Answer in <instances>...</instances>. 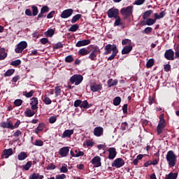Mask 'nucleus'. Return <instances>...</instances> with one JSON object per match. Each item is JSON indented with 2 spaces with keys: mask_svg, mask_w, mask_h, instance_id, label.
<instances>
[{
  "mask_svg": "<svg viewBox=\"0 0 179 179\" xmlns=\"http://www.w3.org/2000/svg\"><path fill=\"white\" fill-rule=\"evenodd\" d=\"M104 55H108V54L112 55L108 58V61H113L115 57H117V54H118V48H117V45L115 44H108L104 47Z\"/></svg>",
  "mask_w": 179,
  "mask_h": 179,
  "instance_id": "obj_1",
  "label": "nucleus"
},
{
  "mask_svg": "<svg viewBox=\"0 0 179 179\" xmlns=\"http://www.w3.org/2000/svg\"><path fill=\"white\" fill-rule=\"evenodd\" d=\"M166 162L170 167H174L177 163V155L174 153V151L170 150L166 154Z\"/></svg>",
  "mask_w": 179,
  "mask_h": 179,
  "instance_id": "obj_2",
  "label": "nucleus"
},
{
  "mask_svg": "<svg viewBox=\"0 0 179 179\" xmlns=\"http://www.w3.org/2000/svg\"><path fill=\"white\" fill-rule=\"evenodd\" d=\"M134 12V6H129L127 7L122 8L120 10V13L124 17H129V16H132V13Z\"/></svg>",
  "mask_w": 179,
  "mask_h": 179,
  "instance_id": "obj_3",
  "label": "nucleus"
},
{
  "mask_svg": "<svg viewBox=\"0 0 179 179\" xmlns=\"http://www.w3.org/2000/svg\"><path fill=\"white\" fill-rule=\"evenodd\" d=\"M101 51H100V48L99 46L96 45L92 48L91 53L90 54L88 58L91 59V61H96V58L98 54H101Z\"/></svg>",
  "mask_w": 179,
  "mask_h": 179,
  "instance_id": "obj_4",
  "label": "nucleus"
},
{
  "mask_svg": "<svg viewBox=\"0 0 179 179\" xmlns=\"http://www.w3.org/2000/svg\"><path fill=\"white\" fill-rule=\"evenodd\" d=\"M83 80V76L79 74H75L70 78L71 83H75L76 86H78V85H80Z\"/></svg>",
  "mask_w": 179,
  "mask_h": 179,
  "instance_id": "obj_5",
  "label": "nucleus"
},
{
  "mask_svg": "<svg viewBox=\"0 0 179 179\" xmlns=\"http://www.w3.org/2000/svg\"><path fill=\"white\" fill-rule=\"evenodd\" d=\"M26 48H27V42L21 41L16 45L15 52L16 54H21V52H23V50Z\"/></svg>",
  "mask_w": 179,
  "mask_h": 179,
  "instance_id": "obj_6",
  "label": "nucleus"
},
{
  "mask_svg": "<svg viewBox=\"0 0 179 179\" xmlns=\"http://www.w3.org/2000/svg\"><path fill=\"white\" fill-rule=\"evenodd\" d=\"M108 17L111 18L115 19L118 16V9L117 8H110L107 12Z\"/></svg>",
  "mask_w": 179,
  "mask_h": 179,
  "instance_id": "obj_7",
  "label": "nucleus"
},
{
  "mask_svg": "<svg viewBox=\"0 0 179 179\" xmlns=\"http://www.w3.org/2000/svg\"><path fill=\"white\" fill-rule=\"evenodd\" d=\"M73 13V10L72 8L64 10L61 14V17L62 19H68V17H71V16H72Z\"/></svg>",
  "mask_w": 179,
  "mask_h": 179,
  "instance_id": "obj_8",
  "label": "nucleus"
},
{
  "mask_svg": "<svg viewBox=\"0 0 179 179\" xmlns=\"http://www.w3.org/2000/svg\"><path fill=\"white\" fill-rule=\"evenodd\" d=\"M124 164H125L124 159L122 158H117L113 162L112 166L113 167H116V169H120V167H122Z\"/></svg>",
  "mask_w": 179,
  "mask_h": 179,
  "instance_id": "obj_9",
  "label": "nucleus"
},
{
  "mask_svg": "<svg viewBox=\"0 0 179 179\" xmlns=\"http://www.w3.org/2000/svg\"><path fill=\"white\" fill-rule=\"evenodd\" d=\"M91 163L94 165V167H100L101 166V158L96 156L92 159Z\"/></svg>",
  "mask_w": 179,
  "mask_h": 179,
  "instance_id": "obj_10",
  "label": "nucleus"
},
{
  "mask_svg": "<svg viewBox=\"0 0 179 179\" xmlns=\"http://www.w3.org/2000/svg\"><path fill=\"white\" fill-rule=\"evenodd\" d=\"M104 133V129L101 127H96L94 129V136L100 137L103 136V134Z\"/></svg>",
  "mask_w": 179,
  "mask_h": 179,
  "instance_id": "obj_11",
  "label": "nucleus"
},
{
  "mask_svg": "<svg viewBox=\"0 0 179 179\" xmlns=\"http://www.w3.org/2000/svg\"><path fill=\"white\" fill-rule=\"evenodd\" d=\"M69 153V147H63L59 149V155L62 156V157H66Z\"/></svg>",
  "mask_w": 179,
  "mask_h": 179,
  "instance_id": "obj_12",
  "label": "nucleus"
},
{
  "mask_svg": "<svg viewBox=\"0 0 179 179\" xmlns=\"http://www.w3.org/2000/svg\"><path fill=\"white\" fill-rule=\"evenodd\" d=\"M165 58L169 61H173L174 59V51L171 49H169L165 52Z\"/></svg>",
  "mask_w": 179,
  "mask_h": 179,
  "instance_id": "obj_13",
  "label": "nucleus"
},
{
  "mask_svg": "<svg viewBox=\"0 0 179 179\" xmlns=\"http://www.w3.org/2000/svg\"><path fill=\"white\" fill-rule=\"evenodd\" d=\"M108 152H109L108 159H110V160L115 159V156H117V151L115 150V148H110Z\"/></svg>",
  "mask_w": 179,
  "mask_h": 179,
  "instance_id": "obj_14",
  "label": "nucleus"
},
{
  "mask_svg": "<svg viewBox=\"0 0 179 179\" xmlns=\"http://www.w3.org/2000/svg\"><path fill=\"white\" fill-rule=\"evenodd\" d=\"M30 104L31 105V109L32 110H37L38 107L37 106V104H38V99L36 97H33L31 99Z\"/></svg>",
  "mask_w": 179,
  "mask_h": 179,
  "instance_id": "obj_15",
  "label": "nucleus"
},
{
  "mask_svg": "<svg viewBox=\"0 0 179 179\" xmlns=\"http://www.w3.org/2000/svg\"><path fill=\"white\" fill-rule=\"evenodd\" d=\"M13 155V150L12 148H9L3 150L2 157H5V159H8L9 156H12Z\"/></svg>",
  "mask_w": 179,
  "mask_h": 179,
  "instance_id": "obj_16",
  "label": "nucleus"
},
{
  "mask_svg": "<svg viewBox=\"0 0 179 179\" xmlns=\"http://www.w3.org/2000/svg\"><path fill=\"white\" fill-rule=\"evenodd\" d=\"M132 45H128L123 48L122 50V55H125L127 54H129L132 51Z\"/></svg>",
  "mask_w": 179,
  "mask_h": 179,
  "instance_id": "obj_17",
  "label": "nucleus"
},
{
  "mask_svg": "<svg viewBox=\"0 0 179 179\" xmlns=\"http://www.w3.org/2000/svg\"><path fill=\"white\" fill-rule=\"evenodd\" d=\"M90 44V40L79 41L76 43V47H84L85 45H89Z\"/></svg>",
  "mask_w": 179,
  "mask_h": 179,
  "instance_id": "obj_18",
  "label": "nucleus"
},
{
  "mask_svg": "<svg viewBox=\"0 0 179 179\" xmlns=\"http://www.w3.org/2000/svg\"><path fill=\"white\" fill-rule=\"evenodd\" d=\"M73 135V129H66L62 135V138H71Z\"/></svg>",
  "mask_w": 179,
  "mask_h": 179,
  "instance_id": "obj_19",
  "label": "nucleus"
},
{
  "mask_svg": "<svg viewBox=\"0 0 179 179\" xmlns=\"http://www.w3.org/2000/svg\"><path fill=\"white\" fill-rule=\"evenodd\" d=\"M0 127H1V128H8V129H14L13 124H12L10 122H3L1 123Z\"/></svg>",
  "mask_w": 179,
  "mask_h": 179,
  "instance_id": "obj_20",
  "label": "nucleus"
},
{
  "mask_svg": "<svg viewBox=\"0 0 179 179\" xmlns=\"http://www.w3.org/2000/svg\"><path fill=\"white\" fill-rule=\"evenodd\" d=\"M90 89L92 92H99V90H101V89H103V86L101 85V84L94 85L90 87Z\"/></svg>",
  "mask_w": 179,
  "mask_h": 179,
  "instance_id": "obj_21",
  "label": "nucleus"
},
{
  "mask_svg": "<svg viewBox=\"0 0 179 179\" xmlns=\"http://www.w3.org/2000/svg\"><path fill=\"white\" fill-rule=\"evenodd\" d=\"M166 16V12L162 11L159 14L157 13L154 14V17L155 20H159V19H163L164 17Z\"/></svg>",
  "mask_w": 179,
  "mask_h": 179,
  "instance_id": "obj_22",
  "label": "nucleus"
},
{
  "mask_svg": "<svg viewBox=\"0 0 179 179\" xmlns=\"http://www.w3.org/2000/svg\"><path fill=\"white\" fill-rule=\"evenodd\" d=\"M8 57V53L5 52V48L0 49V61L5 59Z\"/></svg>",
  "mask_w": 179,
  "mask_h": 179,
  "instance_id": "obj_23",
  "label": "nucleus"
},
{
  "mask_svg": "<svg viewBox=\"0 0 179 179\" xmlns=\"http://www.w3.org/2000/svg\"><path fill=\"white\" fill-rule=\"evenodd\" d=\"M117 85H118V80H117L109 79L108 80V87H112V86H117Z\"/></svg>",
  "mask_w": 179,
  "mask_h": 179,
  "instance_id": "obj_24",
  "label": "nucleus"
},
{
  "mask_svg": "<svg viewBox=\"0 0 179 179\" xmlns=\"http://www.w3.org/2000/svg\"><path fill=\"white\" fill-rule=\"evenodd\" d=\"M27 158V154L24 152H21L18 156H17V159L18 160H24Z\"/></svg>",
  "mask_w": 179,
  "mask_h": 179,
  "instance_id": "obj_25",
  "label": "nucleus"
},
{
  "mask_svg": "<svg viewBox=\"0 0 179 179\" xmlns=\"http://www.w3.org/2000/svg\"><path fill=\"white\" fill-rule=\"evenodd\" d=\"M44 124L41 123L38 124V126L35 129V134H40L43 129H44Z\"/></svg>",
  "mask_w": 179,
  "mask_h": 179,
  "instance_id": "obj_26",
  "label": "nucleus"
},
{
  "mask_svg": "<svg viewBox=\"0 0 179 179\" xmlns=\"http://www.w3.org/2000/svg\"><path fill=\"white\" fill-rule=\"evenodd\" d=\"M90 52L88 50H87L86 48H82L78 51V54H80V55H83V56L88 55V54H90Z\"/></svg>",
  "mask_w": 179,
  "mask_h": 179,
  "instance_id": "obj_27",
  "label": "nucleus"
},
{
  "mask_svg": "<svg viewBox=\"0 0 179 179\" xmlns=\"http://www.w3.org/2000/svg\"><path fill=\"white\" fill-rule=\"evenodd\" d=\"M155 23H156V19L153 20L152 18H148L145 21V24H147V26H153Z\"/></svg>",
  "mask_w": 179,
  "mask_h": 179,
  "instance_id": "obj_28",
  "label": "nucleus"
},
{
  "mask_svg": "<svg viewBox=\"0 0 179 179\" xmlns=\"http://www.w3.org/2000/svg\"><path fill=\"white\" fill-rule=\"evenodd\" d=\"M30 167H31V162H28L26 163V164L22 165L21 166V168L23 169V170H25L26 171L30 170Z\"/></svg>",
  "mask_w": 179,
  "mask_h": 179,
  "instance_id": "obj_29",
  "label": "nucleus"
},
{
  "mask_svg": "<svg viewBox=\"0 0 179 179\" xmlns=\"http://www.w3.org/2000/svg\"><path fill=\"white\" fill-rule=\"evenodd\" d=\"M55 33V31H54V29H50L45 32V35L46 36V37H52Z\"/></svg>",
  "mask_w": 179,
  "mask_h": 179,
  "instance_id": "obj_30",
  "label": "nucleus"
},
{
  "mask_svg": "<svg viewBox=\"0 0 179 179\" xmlns=\"http://www.w3.org/2000/svg\"><path fill=\"white\" fill-rule=\"evenodd\" d=\"M80 17H82V15L80 14H77L74 15L71 19V23H76V22H78V20H79Z\"/></svg>",
  "mask_w": 179,
  "mask_h": 179,
  "instance_id": "obj_31",
  "label": "nucleus"
},
{
  "mask_svg": "<svg viewBox=\"0 0 179 179\" xmlns=\"http://www.w3.org/2000/svg\"><path fill=\"white\" fill-rule=\"evenodd\" d=\"M115 19V21L114 23V26H122V22H121V17H120V16H117Z\"/></svg>",
  "mask_w": 179,
  "mask_h": 179,
  "instance_id": "obj_32",
  "label": "nucleus"
},
{
  "mask_svg": "<svg viewBox=\"0 0 179 179\" xmlns=\"http://www.w3.org/2000/svg\"><path fill=\"white\" fill-rule=\"evenodd\" d=\"M31 9H32V16H37V15L38 14V8H37V6H32Z\"/></svg>",
  "mask_w": 179,
  "mask_h": 179,
  "instance_id": "obj_33",
  "label": "nucleus"
},
{
  "mask_svg": "<svg viewBox=\"0 0 179 179\" xmlns=\"http://www.w3.org/2000/svg\"><path fill=\"white\" fill-rule=\"evenodd\" d=\"M14 73H15V69H8V70L4 73V76H6V77H7V76H12Z\"/></svg>",
  "mask_w": 179,
  "mask_h": 179,
  "instance_id": "obj_34",
  "label": "nucleus"
},
{
  "mask_svg": "<svg viewBox=\"0 0 179 179\" xmlns=\"http://www.w3.org/2000/svg\"><path fill=\"white\" fill-rule=\"evenodd\" d=\"M114 106H120L121 104V97L117 96L113 99Z\"/></svg>",
  "mask_w": 179,
  "mask_h": 179,
  "instance_id": "obj_35",
  "label": "nucleus"
},
{
  "mask_svg": "<svg viewBox=\"0 0 179 179\" xmlns=\"http://www.w3.org/2000/svg\"><path fill=\"white\" fill-rule=\"evenodd\" d=\"M153 65H155V59H150L146 63L147 68H152Z\"/></svg>",
  "mask_w": 179,
  "mask_h": 179,
  "instance_id": "obj_36",
  "label": "nucleus"
},
{
  "mask_svg": "<svg viewBox=\"0 0 179 179\" xmlns=\"http://www.w3.org/2000/svg\"><path fill=\"white\" fill-rule=\"evenodd\" d=\"M70 154L72 157H80V156H83V155H85V152H79L78 154H75L73 151L71 150Z\"/></svg>",
  "mask_w": 179,
  "mask_h": 179,
  "instance_id": "obj_37",
  "label": "nucleus"
},
{
  "mask_svg": "<svg viewBox=\"0 0 179 179\" xmlns=\"http://www.w3.org/2000/svg\"><path fill=\"white\" fill-rule=\"evenodd\" d=\"M20 64H22V61L20 59H17L10 62V65L13 66H19Z\"/></svg>",
  "mask_w": 179,
  "mask_h": 179,
  "instance_id": "obj_38",
  "label": "nucleus"
},
{
  "mask_svg": "<svg viewBox=\"0 0 179 179\" xmlns=\"http://www.w3.org/2000/svg\"><path fill=\"white\" fill-rule=\"evenodd\" d=\"M152 12L153 11H152L151 10H148L145 11L143 15V19H148L149 17V16H150V15H152Z\"/></svg>",
  "mask_w": 179,
  "mask_h": 179,
  "instance_id": "obj_39",
  "label": "nucleus"
},
{
  "mask_svg": "<svg viewBox=\"0 0 179 179\" xmlns=\"http://www.w3.org/2000/svg\"><path fill=\"white\" fill-rule=\"evenodd\" d=\"M177 173H171L168 176H166V179H176L177 178Z\"/></svg>",
  "mask_w": 179,
  "mask_h": 179,
  "instance_id": "obj_40",
  "label": "nucleus"
},
{
  "mask_svg": "<svg viewBox=\"0 0 179 179\" xmlns=\"http://www.w3.org/2000/svg\"><path fill=\"white\" fill-rule=\"evenodd\" d=\"M79 29V25L77 24H73L69 29V31H76Z\"/></svg>",
  "mask_w": 179,
  "mask_h": 179,
  "instance_id": "obj_41",
  "label": "nucleus"
},
{
  "mask_svg": "<svg viewBox=\"0 0 179 179\" xmlns=\"http://www.w3.org/2000/svg\"><path fill=\"white\" fill-rule=\"evenodd\" d=\"M26 114L27 117H33V115L36 114V112H34V110H31V109H27Z\"/></svg>",
  "mask_w": 179,
  "mask_h": 179,
  "instance_id": "obj_42",
  "label": "nucleus"
},
{
  "mask_svg": "<svg viewBox=\"0 0 179 179\" xmlns=\"http://www.w3.org/2000/svg\"><path fill=\"white\" fill-rule=\"evenodd\" d=\"M131 43L132 41L130 39H124L122 41V45H132Z\"/></svg>",
  "mask_w": 179,
  "mask_h": 179,
  "instance_id": "obj_43",
  "label": "nucleus"
},
{
  "mask_svg": "<svg viewBox=\"0 0 179 179\" xmlns=\"http://www.w3.org/2000/svg\"><path fill=\"white\" fill-rule=\"evenodd\" d=\"M89 103H87V101H83L81 102L80 108H89Z\"/></svg>",
  "mask_w": 179,
  "mask_h": 179,
  "instance_id": "obj_44",
  "label": "nucleus"
},
{
  "mask_svg": "<svg viewBox=\"0 0 179 179\" xmlns=\"http://www.w3.org/2000/svg\"><path fill=\"white\" fill-rule=\"evenodd\" d=\"M60 173H68V167L66 164H64L60 168Z\"/></svg>",
  "mask_w": 179,
  "mask_h": 179,
  "instance_id": "obj_45",
  "label": "nucleus"
},
{
  "mask_svg": "<svg viewBox=\"0 0 179 179\" xmlns=\"http://www.w3.org/2000/svg\"><path fill=\"white\" fill-rule=\"evenodd\" d=\"M43 103H45V104H51L52 103V101H51V99L49 97L45 96L43 99Z\"/></svg>",
  "mask_w": 179,
  "mask_h": 179,
  "instance_id": "obj_46",
  "label": "nucleus"
},
{
  "mask_svg": "<svg viewBox=\"0 0 179 179\" xmlns=\"http://www.w3.org/2000/svg\"><path fill=\"white\" fill-rule=\"evenodd\" d=\"M22 103H23V101L22 99H17L14 101V104L15 106H16V107H19L22 106Z\"/></svg>",
  "mask_w": 179,
  "mask_h": 179,
  "instance_id": "obj_47",
  "label": "nucleus"
},
{
  "mask_svg": "<svg viewBox=\"0 0 179 179\" xmlns=\"http://www.w3.org/2000/svg\"><path fill=\"white\" fill-rule=\"evenodd\" d=\"M48 10H50V8H48V6H44L41 8V13H47V12H48Z\"/></svg>",
  "mask_w": 179,
  "mask_h": 179,
  "instance_id": "obj_48",
  "label": "nucleus"
},
{
  "mask_svg": "<svg viewBox=\"0 0 179 179\" xmlns=\"http://www.w3.org/2000/svg\"><path fill=\"white\" fill-rule=\"evenodd\" d=\"M127 128H128V123L127 122H122L120 127V129L122 131H125L127 129Z\"/></svg>",
  "mask_w": 179,
  "mask_h": 179,
  "instance_id": "obj_49",
  "label": "nucleus"
},
{
  "mask_svg": "<svg viewBox=\"0 0 179 179\" xmlns=\"http://www.w3.org/2000/svg\"><path fill=\"white\" fill-rule=\"evenodd\" d=\"M66 62H73V57L72 55L66 56L65 58Z\"/></svg>",
  "mask_w": 179,
  "mask_h": 179,
  "instance_id": "obj_50",
  "label": "nucleus"
},
{
  "mask_svg": "<svg viewBox=\"0 0 179 179\" xmlns=\"http://www.w3.org/2000/svg\"><path fill=\"white\" fill-rule=\"evenodd\" d=\"M55 90L56 97H58L61 94V88L59 87H55Z\"/></svg>",
  "mask_w": 179,
  "mask_h": 179,
  "instance_id": "obj_51",
  "label": "nucleus"
},
{
  "mask_svg": "<svg viewBox=\"0 0 179 179\" xmlns=\"http://www.w3.org/2000/svg\"><path fill=\"white\" fill-rule=\"evenodd\" d=\"M143 33H145V34H149L152 33V27H146L143 31Z\"/></svg>",
  "mask_w": 179,
  "mask_h": 179,
  "instance_id": "obj_52",
  "label": "nucleus"
},
{
  "mask_svg": "<svg viewBox=\"0 0 179 179\" xmlns=\"http://www.w3.org/2000/svg\"><path fill=\"white\" fill-rule=\"evenodd\" d=\"M33 94H34V91L31 90L29 92L24 94V96H25V97L30 98L33 97Z\"/></svg>",
  "mask_w": 179,
  "mask_h": 179,
  "instance_id": "obj_53",
  "label": "nucleus"
},
{
  "mask_svg": "<svg viewBox=\"0 0 179 179\" xmlns=\"http://www.w3.org/2000/svg\"><path fill=\"white\" fill-rule=\"evenodd\" d=\"M165 124H166V121L164 120V119H161L159 120L158 127H162V128H164Z\"/></svg>",
  "mask_w": 179,
  "mask_h": 179,
  "instance_id": "obj_54",
  "label": "nucleus"
},
{
  "mask_svg": "<svg viewBox=\"0 0 179 179\" xmlns=\"http://www.w3.org/2000/svg\"><path fill=\"white\" fill-rule=\"evenodd\" d=\"M57 122V117L55 116H51L50 118H49V122L50 124H54Z\"/></svg>",
  "mask_w": 179,
  "mask_h": 179,
  "instance_id": "obj_55",
  "label": "nucleus"
},
{
  "mask_svg": "<svg viewBox=\"0 0 179 179\" xmlns=\"http://www.w3.org/2000/svg\"><path fill=\"white\" fill-rule=\"evenodd\" d=\"M34 145L35 146H43L44 143H43V141L41 140H36Z\"/></svg>",
  "mask_w": 179,
  "mask_h": 179,
  "instance_id": "obj_56",
  "label": "nucleus"
},
{
  "mask_svg": "<svg viewBox=\"0 0 179 179\" xmlns=\"http://www.w3.org/2000/svg\"><path fill=\"white\" fill-rule=\"evenodd\" d=\"M82 104V101L79 99H77L76 101H75L74 102V107H80Z\"/></svg>",
  "mask_w": 179,
  "mask_h": 179,
  "instance_id": "obj_57",
  "label": "nucleus"
},
{
  "mask_svg": "<svg viewBox=\"0 0 179 179\" xmlns=\"http://www.w3.org/2000/svg\"><path fill=\"white\" fill-rule=\"evenodd\" d=\"M62 47H64V45H62V43L61 42H59L55 45V48H56V50H59V48H62Z\"/></svg>",
  "mask_w": 179,
  "mask_h": 179,
  "instance_id": "obj_58",
  "label": "nucleus"
},
{
  "mask_svg": "<svg viewBox=\"0 0 179 179\" xmlns=\"http://www.w3.org/2000/svg\"><path fill=\"white\" fill-rule=\"evenodd\" d=\"M163 128H164V127L157 126V135H160V134H162V132H163Z\"/></svg>",
  "mask_w": 179,
  "mask_h": 179,
  "instance_id": "obj_59",
  "label": "nucleus"
},
{
  "mask_svg": "<svg viewBox=\"0 0 179 179\" xmlns=\"http://www.w3.org/2000/svg\"><path fill=\"white\" fill-rule=\"evenodd\" d=\"M29 179H38V173H33L29 176Z\"/></svg>",
  "mask_w": 179,
  "mask_h": 179,
  "instance_id": "obj_60",
  "label": "nucleus"
},
{
  "mask_svg": "<svg viewBox=\"0 0 179 179\" xmlns=\"http://www.w3.org/2000/svg\"><path fill=\"white\" fill-rule=\"evenodd\" d=\"M164 69L165 72H169L170 69H171V66H170V64H166L164 65Z\"/></svg>",
  "mask_w": 179,
  "mask_h": 179,
  "instance_id": "obj_61",
  "label": "nucleus"
},
{
  "mask_svg": "<svg viewBox=\"0 0 179 179\" xmlns=\"http://www.w3.org/2000/svg\"><path fill=\"white\" fill-rule=\"evenodd\" d=\"M66 178V176L65 174L57 175L56 179H65Z\"/></svg>",
  "mask_w": 179,
  "mask_h": 179,
  "instance_id": "obj_62",
  "label": "nucleus"
},
{
  "mask_svg": "<svg viewBox=\"0 0 179 179\" xmlns=\"http://www.w3.org/2000/svg\"><path fill=\"white\" fill-rule=\"evenodd\" d=\"M159 163V159H154L152 161L150 162V164L152 166H156Z\"/></svg>",
  "mask_w": 179,
  "mask_h": 179,
  "instance_id": "obj_63",
  "label": "nucleus"
},
{
  "mask_svg": "<svg viewBox=\"0 0 179 179\" xmlns=\"http://www.w3.org/2000/svg\"><path fill=\"white\" fill-rule=\"evenodd\" d=\"M47 170H55V165L50 164L48 166Z\"/></svg>",
  "mask_w": 179,
  "mask_h": 179,
  "instance_id": "obj_64",
  "label": "nucleus"
}]
</instances>
